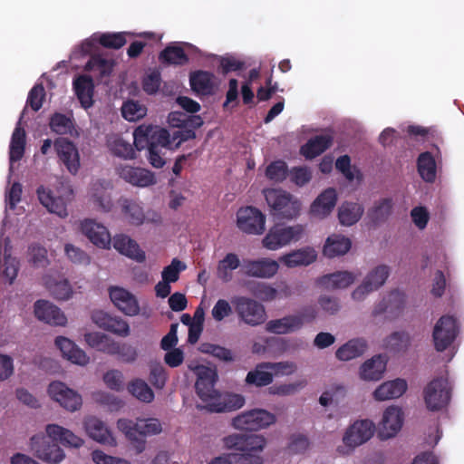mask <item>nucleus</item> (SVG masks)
Here are the masks:
<instances>
[{
	"instance_id": "obj_1",
	"label": "nucleus",
	"mask_w": 464,
	"mask_h": 464,
	"mask_svg": "<svg viewBox=\"0 0 464 464\" xmlns=\"http://www.w3.org/2000/svg\"><path fill=\"white\" fill-rule=\"evenodd\" d=\"M198 379L195 384L196 392L204 405L198 408L209 412H229L237 411L245 405V397L233 392H220L215 389L218 380L216 370L200 365L196 369Z\"/></svg>"
},
{
	"instance_id": "obj_2",
	"label": "nucleus",
	"mask_w": 464,
	"mask_h": 464,
	"mask_svg": "<svg viewBox=\"0 0 464 464\" xmlns=\"http://www.w3.org/2000/svg\"><path fill=\"white\" fill-rule=\"evenodd\" d=\"M58 442L63 446L79 448L83 440L67 429L56 424H48L46 436L34 435L31 438V450L38 459L45 462L59 463L65 455Z\"/></svg>"
},
{
	"instance_id": "obj_3",
	"label": "nucleus",
	"mask_w": 464,
	"mask_h": 464,
	"mask_svg": "<svg viewBox=\"0 0 464 464\" xmlns=\"http://www.w3.org/2000/svg\"><path fill=\"white\" fill-rule=\"evenodd\" d=\"M133 144L137 150L147 149V159L154 168L166 163L165 151L169 145V131L160 126L140 125L133 132Z\"/></svg>"
},
{
	"instance_id": "obj_4",
	"label": "nucleus",
	"mask_w": 464,
	"mask_h": 464,
	"mask_svg": "<svg viewBox=\"0 0 464 464\" xmlns=\"http://www.w3.org/2000/svg\"><path fill=\"white\" fill-rule=\"evenodd\" d=\"M117 427L131 441L138 454L144 451L147 436L159 434L162 430L160 420L154 418L137 420L136 422L120 419Z\"/></svg>"
},
{
	"instance_id": "obj_5",
	"label": "nucleus",
	"mask_w": 464,
	"mask_h": 464,
	"mask_svg": "<svg viewBox=\"0 0 464 464\" xmlns=\"http://www.w3.org/2000/svg\"><path fill=\"white\" fill-rule=\"evenodd\" d=\"M264 195L275 218L293 219L299 215L301 203L289 192L280 188H267L264 190Z\"/></svg>"
},
{
	"instance_id": "obj_6",
	"label": "nucleus",
	"mask_w": 464,
	"mask_h": 464,
	"mask_svg": "<svg viewBox=\"0 0 464 464\" xmlns=\"http://www.w3.org/2000/svg\"><path fill=\"white\" fill-rule=\"evenodd\" d=\"M317 309L314 305L303 307L297 314L270 320L266 324L268 333L286 334L300 330L304 324L312 323L317 317Z\"/></svg>"
},
{
	"instance_id": "obj_7",
	"label": "nucleus",
	"mask_w": 464,
	"mask_h": 464,
	"mask_svg": "<svg viewBox=\"0 0 464 464\" xmlns=\"http://www.w3.org/2000/svg\"><path fill=\"white\" fill-rule=\"evenodd\" d=\"M37 196L41 204L51 213H54L61 218L68 215L67 204L73 198V190L69 184L61 183L56 194L44 186H40L37 190Z\"/></svg>"
},
{
	"instance_id": "obj_8",
	"label": "nucleus",
	"mask_w": 464,
	"mask_h": 464,
	"mask_svg": "<svg viewBox=\"0 0 464 464\" xmlns=\"http://www.w3.org/2000/svg\"><path fill=\"white\" fill-rule=\"evenodd\" d=\"M304 228L302 225L285 226L276 224L262 239V246L268 250L280 249L301 239Z\"/></svg>"
},
{
	"instance_id": "obj_9",
	"label": "nucleus",
	"mask_w": 464,
	"mask_h": 464,
	"mask_svg": "<svg viewBox=\"0 0 464 464\" xmlns=\"http://www.w3.org/2000/svg\"><path fill=\"white\" fill-rule=\"evenodd\" d=\"M451 386L448 378L437 377L423 390L426 407L430 411H439L448 406L451 398Z\"/></svg>"
},
{
	"instance_id": "obj_10",
	"label": "nucleus",
	"mask_w": 464,
	"mask_h": 464,
	"mask_svg": "<svg viewBox=\"0 0 464 464\" xmlns=\"http://www.w3.org/2000/svg\"><path fill=\"white\" fill-rule=\"evenodd\" d=\"M232 304L241 321L245 324L256 326L266 321V314L263 304L245 296H237Z\"/></svg>"
},
{
	"instance_id": "obj_11",
	"label": "nucleus",
	"mask_w": 464,
	"mask_h": 464,
	"mask_svg": "<svg viewBox=\"0 0 464 464\" xmlns=\"http://www.w3.org/2000/svg\"><path fill=\"white\" fill-rule=\"evenodd\" d=\"M459 334L457 319L452 315H442L436 323L432 339L438 352H444L455 341Z\"/></svg>"
},
{
	"instance_id": "obj_12",
	"label": "nucleus",
	"mask_w": 464,
	"mask_h": 464,
	"mask_svg": "<svg viewBox=\"0 0 464 464\" xmlns=\"http://www.w3.org/2000/svg\"><path fill=\"white\" fill-rule=\"evenodd\" d=\"M238 228L248 235H261L266 229V216L256 208H241L237 213Z\"/></svg>"
},
{
	"instance_id": "obj_13",
	"label": "nucleus",
	"mask_w": 464,
	"mask_h": 464,
	"mask_svg": "<svg viewBox=\"0 0 464 464\" xmlns=\"http://www.w3.org/2000/svg\"><path fill=\"white\" fill-rule=\"evenodd\" d=\"M390 268L386 265H380L370 271L362 283L352 293L355 301H362L370 293L379 289L387 280Z\"/></svg>"
},
{
	"instance_id": "obj_14",
	"label": "nucleus",
	"mask_w": 464,
	"mask_h": 464,
	"mask_svg": "<svg viewBox=\"0 0 464 464\" xmlns=\"http://www.w3.org/2000/svg\"><path fill=\"white\" fill-rule=\"evenodd\" d=\"M48 394L69 411L79 410L82 404V396L62 382H51L48 386Z\"/></svg>"
},
{
	"instance_id": "obj_15",
	"label": "nucleus",
	"mask_w": 464,
	"mask_h": 464,
	"mask_svg": "<svg viewBox=\"0 0 464 464\" xmlns=\"http://www.w3.org/2000/svg\"><path fill=\"white\" fill-rule=\"evenodd\" d=\"M189 85L197 96L208 97L216 93L218 82L213 72L196 70L189 73Z\"/></svg>"
},
{
	"instance_id": "obj_16",
	"label": "nucleus",
	"mask_w": 464,
	"mask_h": 464,
	"mask_svg": "<svg viewBox=\"0 0 464 464\" xmlns=\"http://www.w3.org/2000/svg\"><path fill=\"white\" fill-rule=\"evenodd\" d=\"M53 146L60 161L71 174L75 175L80 169V155L74 143L68 139L58 138Z\"/></svg>"
},
{
	"instance_id": "obj_17",
	"label": "nucleus",
	"mask_w": 464,
	"mask_h": 464,
	"mask_svg": "<svg viewBox=\"0 0 464 464\" xmlns=\"http://www.w3.org/2000/svg\"><path fill=\"white\" fill-rule=\"evenodd\" d=\"M375 431V425L369 420H362L355 421L346 430L343 436V443L354 449L364 442L368 441Z\"/></svg>"
},
{
	"instance_id": "obj_18",
	"label": "nucleus",
	"mask_w": 464,
	"mask_h": 464,
	"mask_svg": "<svg viewBox=\"0 0 464 464\" xmlns=\"http://www.w3.org/2000/svg\"><path fill=\"white\" fill-rule=\"evenodd\" d=\"M279 269L277 261L268 257L259 259H245L242 264L243 273L250 277L271 278Z\"/></svg>"
},
{
	"instance_id": "obj_19",
	"label": "nucleus",
	"mask_w": 464,
	"mask_h": 464,
	"mask_svg": "<svg viewBox=\"0 0 464 464\" xmlns=\"http://www.w3.org/2000/svg\"><path fill=\"white\" fill-rule=\"evenodd\" d=\"M204 121L199 115H187L182 112L176 111V149L181 142L196 138L195 130L203 125Z\"/></svg>"
},
{
	"instance_id": "obj_20",
	"label": "nucleus",
	"mask_w": 464,
	"mask_h": 464,
	"mask_svg": "<svg viewBox=\"0 0 464 464\" xmlns=\"http://www.w3.org/2000/svg\"><path fill=\"white\" fill-rule=\"evenodd\" d=\"M34 310L35 317L48 324L63 326L67 323V318L63 312L49 301H36L34 305Z\"/></svg>"
},
{
	"instance_id": "obj_21",
	"label": "nucleus",
	"mask_w": 464,
	"mask_h": 464,
	"mask_svg": "<svg viewBox=\"0 0 464 464\" xmlns=\"http://www.w3.org/2000/svg\"><path fill=\"white\" fill-rule=\"evenodd\" d=\"M403 423V412L399 407L392 406L385 410L382 415L379 436L382 440H387L395 436L401 429Z\"/></svg>"
},
{
	"instance_id": "obj_22",
	"label": "nucleus",
	"mask_w": 464,
	"mask_h": 464,
	"mask_svg": "<svg viewBox=\"0 0 464 464\" xmlns=\"http://www.w3.org/2000/svg\"><path fill=\"white\" fill-rule=\"evenodd\" d=\"M110 298L114 305L127 315H136L140 306L136 297L126 289L111 286L109 290Z\"/></svg>"
},
{
	"instance_id": "obj_23",
	"label": "nucleus",
	"mask_w": 464,
	"mask_h": 464,
	"mask_svg": "<svg viewBox=\"0 0 464 464\" xmlns=\"http://www.w3.org/2000/svg\"><path fill=\"white\" fill-rule=\"evenodd\" d=\"M119 176L126 182L137 187H148L156 183L154 174L142 168L123 165L118 169Z\"/></svg>"
},
{
	"instance_id": "obj_24",
	"label": "nucleus",
	"mask_w": 464,
	"mask_h": 464,
	"mask_svg": "<svg viewBox=\"0 0 464 464\" xmlns=\"http://www.w3.org/2000/svg\"><path fill=\"white\" fill-rule=\"evenodd\" d=\"M92 319L99 327L116 335L126 337L130 334L128 323L120 317H113L102 311H96L92 314Z\"/></svg>"
},
{
	"instance_id": "obj_25",
	"label": "nucleus",
	"mask_w": 464,
	"mask_h": 464,
	"mask_svg": "<svg viewBox=\"0 0 464 464\" xmlns=\"http://www.w3.org/2000/svg\"><path fill=\"white\" fill-rule=\"evenodd\" d=\"M82 233L95 246L109 248L111 238L106 227L92 219H85L81 224Z\"/></svg>"
},
{
	"instance_id": "obj_26",
	"label": "nucleus",
	"mask_w": 464,
	"mask_h": 464,
	"mask_svg": "<svg viewBox=\"0 0 464 464\" xmlns=\"http://www.w3.org/2000/svg\"><path fill=\"white\" fill-rule=\"evenodd\" d=\"M110 182L96 180L91 185L89 195L93 206L102 211L109 212L112 208L111 194L108 192Z\"/></svg>"
},
{
	"instance_id": "obj_27",
	"label": "nucleus",
	"mask_w": 464,
	"mask_h": 464,
	"mask_svg": "<svg viewBox=\"0 0 464 464\" xmlns=\"http://www.w3.org/2000/svg\"><path fill=\"white\" fill-rule=\"evenodd\" d=\"M337 200L334 188H329L324 190L312 203L310 213L319 218L327 217L334 209Z\"/></svg>"
},
{
	"instance_id": "obj_28",
	"label": "nucleus",
	"mask_w": 464,
	"mask_h": 464,
	"mask_svg": "<svg viewBox=\"0 0 464 464\" xmlns=\"http://www.w3.org/2000/svg\"><path fill=\"white\" fill-rule=\"evenodd\" d=\"M75 94L84 109L93 105L94 82L90 75H79L73 81Z\"/></svg>"
},
{
	"instance_id": "obj_29",
	"label": "nucleus",
	"mask_w": 464,
	"mask_h": 464,
	"mask_svg": "<svg viewBox=\"0 0 464 464\" xmlns=\"http://www.w3.org/2000/svg\"><path fill=\"white\" fill-rule=\"evenodd\" d=\"M88 435L94 440L108 445H114L115 440L105 424L96 417H88L84 420Z\"/></svg>"
},
{
	"instance_id": "obj_30",
	"label": "nucleus",
	"mask_w": 464,
	"mask_h": 464,
	"mask_svg": "<svg viewBox=\"0 0 464 464\" xmlns=\"http://www.w3.org/2000/svg\"><path fill=\"white\" fill-rule=\"evenodd\" d=\"M112 244L113 247L119 253L138 262H142L145 260V253L130 237L125 235H116L112 239Z\"/></svg>"
},
{
	"instance_id": "obj_31",
	"label": "nucleus",
	"mask_w": 464,
	"mask_h": 464,
	"mask_svg": "<svg viewBox=\"0 0 464 464\" xmlns=\"http://www.w3.org/2000/svg\"><path fill=\"white\" fill-rule=\"evenodd\" d=\"M333 144L331 135H316L307 140L300 149V153L306 160H313L324 153Z\"/></svg>"
},
{
	"instance_id": "obj_32",
	"label": "nucleus",
	"mask_w": 464,
	"mask_h": 464,
	"mask_svg": "<svg viewBox=\"0 0 464 464\" xmlns=\"http://www.w3.org/2000/svg\"><path fill=\"white\" fill-rule=\"evenodd\" d=\"M354 280L355 276L353 273L348 271H338L319 277L317 283L320 286L327 290H334L346 288L351 285Z\"/></svg>"
},
{
	"instance_id": "obj_33",
	"label": "nucleus",
	"mask_w": 464,
	"mask_h": 464,
	"mask_svg": "<svg viewBox=\"0 0 464 464\" xmlns=\"http://www.w3.org/2000/svg\"><path fill=\"white\" fill-rule=\"evenodd\" d=\"M407 382L403 379H395L381 384L373 392L377 401H386L401 397L407 390Z\"/></svg>"
},
{
	"instance_id": "obj_34",
	"label": "nucleus",
	"mask_w": 464,
	"mask_h": 464,
	"mask_svg": "<svg viewBox=\"0 0 464 464\" xmlns=\"http://www.w3.org/2000/svg\"><path fill=\"white\" fill-rule=\"evenodd\" d=\"M316 257L317 255L314 249L304 247L282 256L280 261L287 267L293 268L299 266H308L314 263Z\"/></svg>"
},
{
	"instance_id": "obj_35",
	"label": "nucleus",
	"mask_w": 464,
	"mask_h": 464,
	"mask_svg": "<svg viewBox=\"0 0 464 464\" xmlns=\"http://www.w3.org/2000/svg\"><path fill=\"white\" fill-rule=\"evenodd\" d=\"M402 309L403 299L401 295L398 291H392L374 306L372 315L378 316L389 313L392 316H396Z\"/></svg>"
},
{
	"instance_id": "obj_36",
	"label": "nucleus",
	"mask_w": 464,
	"mask_h": 464,
	"mask_svg": "<svg viewBox=\"0 0 464 464\" xmlns=\"http://www.w3.org/2000/svg\"><path fill=\"white\" fill-rule=\"evenodd\" d=\"M386 370V361L382 355H375L361 366L360 376L365 381H379Z\"/></svg>"
},
{
	"instance_id": "obj_37",
	"label": "nucleus",
	"mask_w": 464,
	"mask_h": 464,
	"mask_svg": "<svg viewBox=\"0 0 464 464\" xmlns=\"http://www.w3.org/2000/svg\"><path fill=\"white\" fill-rule=\"evenodd\" d=\"M352 246L351 240L342 235H332L326 239L324 246V255L333 258L346 254Z\"/></svg>"
},
{
	"instance_id": "obj_38",
	"label": "nucleus",
	"mask_w": 464,
	"mask_h": 464,
	"mask_svg": "<svg viewBox=\"0 0 464 464\" xmlns=\"http://www.w3.org/2000/svg\"><path fill=\"white\" fill-rule=\"evenodd\" d=\"M364 208L357 202H343L338 208V219L343 226L350 227L357 223Z\"/></svg>"
},
{
	"instance_id": "obj_39",
	"label": "nucleus",
	"mask_w": 464,
	"mask_h": 464,
	"mask_svg": "<svg viewBox=\"0 0 464 464\" xmlns=\"http://www.w3.org/2000/svg\"><path fill=\"white\" fill-rule=\"evenodd\" d=\"M122 214L129 223L139 226L145 219V214L140 203L131 198H121L119 200Z\"/></svg>"
},
{
	"instance_id": "obj_40",
	"label": "nucleus",
	"mask_w": 464,
	"mask_h": 464,
	"mask_svg": "<svg viewBox=\"0 0 464 464\" xmlns=\"http://www.w3.org/2000/svg\"><path fill=\"white\" fill-rule=\"evenodd\" d=\"M367 348V343L363 339H352L339 347L335 353L340 361H350L362 355Z\"/></svg>"
},
{
	"instance_id": "obj_41",
	"label": "nucleus",
	"mask_w": 464,
	"mask_h": 464,
	"mask_svg": "<svg viewBox=\"0 0 464 464\" xmlns=\"http://www.w3.org/2000/svg\"><path fill=\"white\" fill-rule=\"evenodd\" d=\"M246 383L256 387H264L273 382V372H270L267 362L258 363L254 370L246 374Z\"/></svg>"
},
{
	"instance_id": "obj_42",
	"label": "nucleus",
	"mask_w": 464,
	"mask_h": 464,
	"mask_svg": "<svg viewBox=\"0 0 464 464\" xmlns=\"http://www.w3.org/2000/svg\"><path fill=\"white\" fill-rule=\"evenodd\" d=\"M417 169L423 180L433 182L436 179V161L430 151L422 152L417 159Z\"/></svg>"
},
{
	"instance_id": "obj_43",
	"label": "nucleus",
	"mask_w": 464,
	"mask_h": 464,
	"mask_svg": "<svg viewBox=\"0 0 464 464\" xmlns=\"http://www.w3.org/2000/svg\"><path fill=\"white\" fill-rule=\"evenodd\" d=\"M25 130L21 127V122L19 121L11 138L10 161H18L23 158L25 149Z\"/></svg>"
},
{
	"instance_id": "obj_44",
	"label": "nucleus",
	"mask_w": 464,
	"mask_h": 464,
	"mask_svg": "<svg viewBox=\"0 0 464 464\" xmlns=\"http://www.w3.org/2000/svg\"><path fill=\"white\" fill-rule=\"evenodd\" d=\"M240 266L237 255L228 253L218 262L217 275L223 282H229L232 279V271Z\"/></svg>"
},
{
	"instance_id": "obj_45",
	"label": "nucleus",
	"mask_w": 464,
	"mask_h": 464,
	"mask_svg": "<svg viewBox=\"0 0 464 464\" xmlns=\"http://www.w3.org/2000/svg\"><path fill=\"white\" fill-rule=\"evenodd\" d=\"M45 285L51 295L57 300L65 301L72 295V288L67 279L55 280L49 278Z\"/></svg>"
},
{
	"instance_id": "obj_46",
	"label": "nucleus",
	"mask_w": 464,
	"mask_h": 464,
	"mask_svg": "<svg viewBox=\"0 0 464 464\" xmlns=\"http://www.w3.org/2000/svg\"><path fill=\"white\" fill-rule=\"evenodd\" d=\"M10 252L11 246L8 244H5L3 249L0 248V270L12 283L17 276L18 268Z\"/></svg>"
},
{
	"instance_id": "obj_47",
	"label": "nucleus",
	"mask_w": 464,
	"mask_h": 464,
	"mask_svg": "<svg viewBox=\"0 0 464 464\" xmlns=\"http://www.w3.org/2000/svg\"><path fill=\"white\" fill-rule=\"evenodd\" d=\"M392 200L382 198L368 211V218L373 224L377 225L385 221L392 213Z\"/></svg>"
},
{
	"instance_id": "obj_48",
	"label": "nucleus",
	"mask_w": 464,
	"mask_h": 464,
	"mask_svg": "<svg viewBox=\"0 0 464 464\" xmlns=\"http://www.w3.org/2000/svg\"><path fill=\"white\" fill-rule=\"evenodd\" d=\"M208 464H262L258 456H244L237 453H225L213 459Z\"/></svg>"
},
{
	"instance_id": "obj_49",
	"label": "nucleus",
	"mask_w": 464,
	"mask_h": 464,
	"mask_svg": "<svg viewBox=\"0 0 464 464\" xmlns=\"http://www.w3.org/2000/svg\"><path fill=\"white\" fill-rule=\"evenodd\" d=\"M266 446V439L261 435L243 433L242 453L238 455L255 456L252 452L263 450Z\"/></svg>"
},
{
	"instance_id": "obj_50",
	"label": "nucleus",
	"mask_w": 464,
	"mask_h": 464,
	"mask_svg": "<svg viewBox=\"0 0 464 464\" xmlns=\"http://www.w3.org/2000/svg\"><path fill=\"white\" fill-rule=\"evenodd\" d=\"M110 150L114 156L128 160L135 158V149L129 141L124 140L121 137H115L109 141Z\"/></svg>"
},
{
	"instance_id": "obj_51",
	"label": "nucleus",
	"mask_w": 464,
	"mask_h": 464,
	"mask_svg": "<svg viewBox=\"0 0 464 464\" xmlns=\"http://www.w3.org/2000/svg\"><path fill=\"white\" fill-rule=\"evenodd\" d=\"M161 82L160 68H149L141 81L142 89L147 94H155Z\"/></svg>"
},
{
	"instance_id": "obj_52",
	"label": "nucleus",
	"mask_w": 464,
	"mask_h": 464,
	"mask_svg": "<svg viewBox=\"0 0 464 464\" xmlns=\"http://www.w3.org/2000/svg\"><path fill=\"white\" fill-rule=\"evenodd\" d=\"M49 125L53 132L60 135L72 133L74 127L72 118L59 112L51 117Z\"/></svg>"
},
{
	"instance_id": "obj_53",
	"label": "nucleus",
	"mask_w": 464,
	"mask_h": 464,
	"mask_svg": "<svg viewBox=\"0 0 464 464\" xmlns=\"http://www.w3.org/2000/svg\"><path fill=\"white\" fill-rule=\"evenodd\" d=\"M199 351L203 353L211 354L213 357L226 362H230L235 360V356L231 350L220 345L203 343L199 346Z\"/></svg>"
},
{
	"instance_id": "obj_54",
	"label": "nucleus",
	"mask_w": 464,
	"mask_h": 464,
	"mask_svg": "<svg viewBox=\"0 0 464 464\" xmlns=\"http://www.w3.org/2000/svg\"><path fill=\"white\" fill-rule=\"evenodd\" d=\"M128 391L138 400L150 402L154 399V393L149 385L142 380L137 379L128 385Z\"/></svg>"
},
{
	"instance_id": "obj_55",
	"label": "nucleus",
	"mask_w": 464,
	"mask_h": 464,
	"mask_svg": "<svg viewBox=\"0 0 464 464\" xmlns=\"http://www.w3.org/2000/svg\"><path fill=\"white\" fill-rule=\"evenodd\" d=\"M147 108L136 101H127L121 107L122 117L129 121H136L143 118Z\"/></svg>"
},
{
	"instance_id": "obj_56",
	"label": "nucleus",
	"mask_w": 464,
	"mask_h": 464,
	"mask_svg": "<svg viewBox=\"0 0 464 464\" xmlns=\"http://www.w3.org/2000/svg\"><path fill=\"white\" fill-rule=\"evenodd\" d=\"M411 337L405 332H394L385 341V346L390 351L398 353L408 349Z\"/></svg>"
},
{
	"instance_id": "obj_57",
	"label": "nucleus",
	"mask_w": 464,
	"mask_h": 464,
	"mask_svg": "<svg viewBox=\"0 0 464 464\" xmlns=\"http://www.w3.org/2000/svg\"><path fill=\"white\" fill-rule=\"evenodd\" d=\"M127 34L128 33L126 32L104 33L99 36L98 42L105 48L118 50L126 44Z\"/></svg>"
},
{
	"instance_id": "obj_58",
	"label": "nucleus",
	"mask_w": 464,
	"mask_h": 464,
	"mask_svg": "<svg viewBox=\"0 0 464 464\" xmlns=\"http://www.w3.org/2000/svg\"><path fill=\"white\" fill-rule=\"evenodd\" d=\"M174 282V259L165 267L162 272V281L159 282L155 286L157 296L166 297L170 292V283Z\"/></svg>"
},
{
	"instance_id": "obj_59",
	"label": "nucleus",
	"mask_w": 464,
	"mask_h": 464,
	"mask_svg": "<svg viewBox=\"0 0 464 464\" xmlns=\"http://www.w3.org/2000/svg\"><path fill=\"white\" fill-rule=\"evenodd\" d=\"M113 62L102 58L100 55H93L86 63L85 69L98 71L101 76H109L112 72Z\"/></svg>"
},
{
	"instance_id": "obj_60",
	"label": "nucleus",
	"mask_w": 464,
	"mask_h": 464,
	"mask_svg": "<svg viewBox=\"0 0 464 464\" xmlns=\"http://www.w3.org/2000/svg\"><path fill=\"white\" fill-rule=\"evenodd\" d=\"M198 52V49L191 44L176 42V65L188 63L189 56L196 55Z\"/></svg>"
},
{
	"instance_id": "obj_61",
	"label": "nucleus",
	"mask_w": 464,
	"mask_h": 464,
	"mask_svg": "<svg viewBox=\"0 0 464 464\" xmlns=\"http://www.w3.org/2000/svg\"><path fill=\"white\" fill-rule=\"evenodd\" d=\"M266 177L273 181L281 182L288 176V168L285 161L276 160L270 163L266 169Z\"/></svg>"
},
{
	"instance_id": "obj_62",
	"label": "nucleus",
	"mask_w": 464,
	"mask_h": 464,
	"mask_svg": "<svg viewBox=\"0 0 464 464\" xmlns=\"http://www.w3.org/2000/svg\"><path fill=\"white\" fill-rule=\"evenodd\" d=\"M45 90L43 83L35 84L29 92L26 104L34 111H38L44 103Z\"/></svg>"
},
{
	"instance_id": "obj_63",
	"label": "nucleus",
	"mask_w": 464,
	"mask_h": 464,
	"mask_svg": "<svg viewBox=\"0 0 464 464\" xmlns=\"http://www.w3.org/2000/svg\"><path fill=\"white\" fill-rule=\"evenodd\" d=\"M161 349L167 351L165 354L166 363L174 367V323L170 324L169 333L162 338L160 343Z\"/></svg>"
},
{
	"instance_id": "obj_64",
	"label": "nucleus",
	"mask_w": 464,
	"mask_h": 464,
	"mask_svg": "<svg viewBox=\"0 0 464 464\" xmlns=\"http://www.w3.org/2000/svg\"><path fill=\"white\" fill-rule=\"evenodd\" d=\"M250 292L256 298L263 301H272L276 297L277 291L265 283H255L249 287Z\"/></svg>"
}]
</instances>
